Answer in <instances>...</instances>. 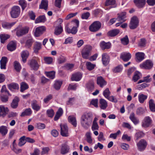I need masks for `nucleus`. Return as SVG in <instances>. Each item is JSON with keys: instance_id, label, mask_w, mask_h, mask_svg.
<instances>
[{"instance_id": "6e6552de", "label": "nucleus", "mask_w": 155, "mask_h": 155, "mask_svg": "<svg viewBox=\"0 0 155 155\" xmlns=\"http://www.w3.org/2000/svg\"><path fill=\"white\" fill-rule=\"evenodd\" d=\"M139 20L136 16L133 17L131 19L129 27L131 29L136 28L138 25Z\"/></svg>"}, {"instance_id": "2f4dec72", "label": "nucleus", "mask_w": 155, "mask_h": 155, "mask_svg": "<svg viewBox=\"0 0 155 155\" xmlns=\"http://www.w3.org/2000/svg\"><path fill=\"white\" fill-rule=\"evenodd\" d=\"M105 4L106 6L112 5L113 6H110V8H115L117 7L115 0H106Z\"/></svg>"}, {"instance_id": "9d476101", "label": "nucleus", "mask_w": 155, "mask_h": 155, "mask_svg": "<svg viewBox=\"0 0 155 155\" xmlns=\"http://www.w3.org/2000/svg\"><path fill=\"white\" fill-rule=\"evenodd\" d=\"M147 144V143L146 140L144 139H141L137 143V145L138 150L141 151L145 150Z\"/></svg>"}, {"instance_id": "39448f33", "label": "nucleus", "mask_w": 155, "mask_h": 155, "mask_svg": "<svg viewBox=\"0 0 155 155\" xmlns=\"http://www.w3.org/2000/svg\"><path fill=\"white\" fill-rule=\"evenodd\" d=\"M28 64L31 68L35 71H37L40 66L36 58H33L29 60Z\"/></svg>"}, {"instance_id": "f3484780", "label": "nucleus", "mask_w": 155, "mask_h": 155, "mask_svg": "<svg viewBox=\"0 0 155 155\" xmlns=\"http://www.w3.org/2000/svg\"><path fill=\"white\" fill-rule=\"evenodd\" d=\"M118 16L117 19H118V21L121 23L125 22L126 19V12H122L117 14Z\"/></svg>"}, {"instance_id": "0e129e2a", "label": "nucleus", "mask_w": 155, "mask_h": 155, "mask_svg": "<svg viewBox=\"0 0 155 155\" xmlns=\"http://www.w3.org/2000/svg\"><path fill=\"white\" fill-rule=\"evenodd\" d=\"M110 92L108 88H106L104 91L103 94L104 97L107 99L110 95Z\"/></svg>"}, {"instance_id": "1a4fd4ad", "label": "nucleus", "mask_w": 155, "mask_h": 155, "mask_svg": "<svg viewBox=\"0 0 155 155\" xmlns=\"http://www.w3.org/2000/svg\"><path fill=\"white\" fill-rule=\"evenodd\" d=\"M153 65V64L150 60H147L145 62L140 65V67L143 69H151Z\"/></svg>"}, {"instance_id": "b1692460", "label": "nucleus", "mask_w": 155, "mask_h": 155, "mask_svg": "<svg viewBox=\"0 0 155 155\" xmlns=\"http://www.w3.org/2000/svg\"><path fill=\"white\" fill-rule=\"evenodd\" d=\"M69 147L66 144H62L61 149V153L62 154H65L68 153L69 150Z\"/></svg>"}, {"instance_id": "052dcab7", "label": "nucleus", "mask_w": 155, "mask_h": 155, "mask_svg": "<svg viewBox=\"0 0 155 155\" xmlns=\"http://www.w3.org/2000/svg\"><path fill=\"white\" fill-rule=\"evenodd\" d=\"M55 72L54 71L46 72L45 74L47 76L51 79H53L55 77Z\"/></svg>"}, {"instance_id": "bb28decb", "label": "nucleus", "mask_w": 155, "mask_h": 155, "mask_svg": "<svg viewBox=\"0 0 155 155\" xmlns=\"http://www.w3.org/2000/svg\"><path fill=\"white\" fill-rule=\"evenodd\" d=\"M48 0H42L39 5L40 9H44L47 10L48 8Z\"/></svg>"}, {"instance_id": "8fccbe9b", "label": "nucleus", "mask_w": 155, "mask_h": 155, "mask_svg": "<svg viewBox=\"0 0 155 155\" xmlns=\"http://www.w3.org/2000/svg\"><path fill=\"white\" fill-rule=\"evenodd\" d=\"M86 140L87 142L91 144L92 142V139L91 136V133L90 132H87L85 134Z\"/></svg>"}, {"instance_id": "0eeeda50", "label": "nucleus", "mask_w": 155, "mask_h": 155, "mask_svg": "<svg viewBox=\"0 0 155 155\" xmlns=\"http://www.w3.org/2000/svg\"><path fill=\"white\" fill-rule=\"evenodd\" d=\"M60 133L63 137H68V129L67 125L65 124H61Z\"/></svg>"}, {"instance_id": "a878e982", "label": "nucleus", "mask_w": 155, "mask_h": 155, "mask_svg": "<svg viewBox=\"0 0 155 155\" xmlns=\"http://www.w3.org/2000/svg\"><path fill=\"white\" fill-rule=\"evenodd\" d=\"M120 32V31L119 29H114L109 31L107 34L109 36L114 37L117 35Z\"/></svg>"}, {"instance_id": "13d9d810", "label": "nucleus", "mask_w": 155, "mask_h": 155, "mask_svg": "<svg viewBox=\"0 0 155 155\" xmlns=\"http://www.w3.org/2000/svg\"><path fill=\"white\" fill-rule=\"evenodd\" d=\"M19 3L21 7L22 10H24L27 7V3L25 0H19Z\"/></svg>"}, {"instance_id": "c756f323", "label": "nucleus", "mask_w": 155, "mask_h": 155, "mask_svg": "<svg viewBox=\"0 0 155 155\" xmlns=\"http://www.w3.org/2000/svg\"><path fill=\"white\" fill-rule=\"evenodd\" d=\"M129 118L135 125H136L139 123V120L135 116V114L134 113H131Z\"/></svg>"}, {"instance_id": "2eb2a0df", "label": "nucleus", "mask_w": 155, "mask_h": 155, "mask_svg": "<svg viewBox=\"0 0 155 155\" xmlns=\"http://www.w3.org/2000/svg\"><path fill=\"white\" fill-rule=\"evenodd\" d=\"M82 77V74L81 73L78 72L72 74L71 79L72 81H78L81 80Z\"/></svg>"}, {"instance_id": "5701e85b", "label": "nucleus", "mask_w": 155, "mask_h": 155, "mask_svg": "<svg viewBox=\"0 0 155 155\" xmlns=\"http://www.w3.org/2000/svg\"><path fill=\"white\" fill-rule=\"evenodd\" d=\"M8 110L3 105H0V116L5 117L8 113Z\"/></svg>"}, {"instance_id": "ea45409f", "label": "nucleus", "mask_w": 155, "mask_h": 155, "mask_svg": "<svg viewBox=\"0 0 155 155\" xmlns=\"http://www.w3.org/2000/svg\"><path fill=\"white\" fill-rule=\"evenodd\" d=\"M149 107L150 110L153 112H155V104L153 100L150 99L149 102Z\"/></svg>"}, {"instance_id": "a19ab883", "label": "nucleus", "mask_w": 155, "mask_h": 155, "mask_svg": "<svg viewBox=\"0 0 155 155\" xmlns=\"http://www.w3.org/2000/svg\"><path fill=\"white\" fill-rule=\"evenodd\" d=\"M46 20V18L44 15L39 16L36 18L35 22V23L40 22H44Z\"/></svg>"}, {"instance_id": "774afa93", "label": "nucleus", "mask_w": 155, "mask_h": 155, "mask_svg": "<svg viewBox=\"0 0 155 155\" xmlns=\"http://www.w3.org/2000/svg\"><path fill=\"white\" fill-rule=\"evenodd\" d=\"M50 150V148L49 147H46L43 148H42V151L41 152V154L43 155L48 154Z\"/></svg>"}, {"instance_id": "c03bdc74", "label": "nucleus", "mask_w": 155, "mask_h": 155, "mask_svg": "<svg viewBox=\"0 0 155 155\" xmlns=\"http://www.w3.org/2000/svg\"><path fill=\"white\" fill-rule=\"evenodd\" d=\"M123 67L122 65H119L112 69V71L114 73H120L122 71Z\"/></svg>"}, {"instance_id": "7ed1b4c3", "label": "nucleus", "mask_w": 155, "mask_h": 155, "mask_svg": "<svg viewBox=\"0 0 155 155\" xmlns=\"http://www.w3.org/2000/svg\"><path fill=\"white\" fill-rule=\"evenodd\" d=\"M92 49L91 46L89 45L85 46L81 52L82 58L84 59H88L91 54Z\"/></svg>"}, {"instance_id": "e433bc0d", "label": "nucleus", "mask_w": 155, "mask_h": 155, "mask_svg": "<svg viewBox=\"0 0 155 155\" xmlns=\"http://www.w3.org/2000/svg\"><path fill=\"white\" fill-rule=\"evenodd\" d=\"M86 87L89 91H91L94 88V83L93 80L90 81L86 84Z\"/></svg>"}, {"instance_id": "338daca9", "label": "nucleus", "mask_w": 155, "mask_h": 155, "mask_svg": "<svg viewBox=\"0 0 155 155\" xmlns=\"http://www.w3.org/2000/svg\"><path fill=\"white\" fill-rule=\"evenodd\" d=\"M44 59L45 63L48 64H51L53 61V59L51 57H44Z\"/></svg>"}, {"instance_id": "4468645a", "label": "nucleus", "mask_w": 155, "mask_h": 155, "mask_svg": "<svg viewBox=\"0 0 155 155\" xmlns=\"http://www.w3.org/2000/svg\"><path fill=\"white\" fill-rule=\"evenodd\" d=\"M28 31L29 28L25 27L18 30L16 31V34L18 36H20L27 33Z\"/></svg>"}, {"instance_id": "f257e3e1", "label": "nucleus", "mask_w": 155, "mask_h": 155, "mask_svg": "<svg viewBox=\"0 0 155 155\" xmlns=\"http://www.w3.org/2000/svg\"><path fill=\"white\" fill-rule=\"evenodd\" d=\"M92 113L88 112L84 113L81 116V124L84 128H87L91 124L93 120Z\"/></svg>"}, {"instance_id": "09e8293b", "label": "nucleus", "mask_w": 155, "mask_h": 155, "mask_svg": "<svg viewBox=\"0 0 155 155\" xmlns=\"http://www.w3.org/2000/svg\"><path fill=\"white\" fill-rule=\"evenodd\" d=\"M63 31V29L60 25L56 27L55 28L54 34L56 35H58L61 34Z\"/></svg>"}, {"instance_id": "aec40b11", "label": "nucleus", "mask_w": 155, "mask_h": 155, "mask_svg": "<svg viewBox=\"0 0 155 155\" xmlns=\"http://www.w3.org/2000/svg\"><path fill=\"white\" fill-rule=\"evenodd\" d=\"M29 54V52L27 50L21 52V57L22 58V61L24 63L26 62Z\"/></svg>"}, {"instance_id": "a18cd8bd", "label": "nucleus", "mask_w": 155, "mask_h": 155, "mask_svg": "<svg viewBox=\"0 0 155 155\" xmlns=\"http://www.w3.org/2000/svg\"><path fill=\"white\" fill-rule=\"evenodd\" d=\"M10 38V36L7 34H1L0 35V38L1 42L2 43H4L5 40Z\"/></svg>"}, {"instance_id": "ddd939ff", "label": "nucleus", "mask_w": 155, "mask_h": 155, "mask_svg": "<svg viewBox=\"0 0 155 155\" xmlns=\"http://www.w3.org/2000/svg\"><path fill=\"white\" fill-rule=\"evenodd\" d=\"M45 28L44 26H40L37 28L35 29L34 35L35 37H39L42 34L45 30Z\"/></svg>"}, {"instance_id": "680f3d73", "label": "nucleus", "mask_w": 155, "mask_h": 155, "mask_svg": "<svg viewBox=\"0 0 155 155\" xmlns=\"http://www.w3.org/2000/svg\"><path fill=\"white\" fill-rule=\"evenodd\" d=\"M41 43L36 42L34 46V51L35 52H38V50H40L41 48Z\"/></svg>"}, {"instance_id": "69168bd1", "label": "nucleus", "mask_w": 155, "mask_h": 155, "mask_svg": "<svg viewBox=\"0 0 155 155\" xmlns=\"http://www.w3.org/2000/svg\"><path fill=\"white\" fill-rule=\"evenodd\" d=\"M33 42V41L32 39H29L27 40L25 43V47L29 48L31 46Z\"/></svg>"}, {"instance_id": "473e14b6", "label": "nucleus", "mask_w": 155, "mask_h": 155, "mask_svg": "<svg viewBox=\"0 0 155 155\" xmlns=\"http://www.w3.org/2000/svg\"><path fill=\"white\" fill-rule=\"evenodd\" d=\"M8 132V129L7 127L5 126H2L0 127V134L2 136H5Z\"/></svg>"}, {"instance_id": "603ef678", "label": "nucleus", "mask_w": 155, "mask_h": 155, "mask_svg": "<svg viewBox=\"0 0 155 155\" xmlns=\"http://www.w3.org/2000/svg\"><path fill=\"white\" fill-rule=\"evenodd\" d=\"M19 141L18 143V145L19 146H22L24 145L26 143V137L23 136L21 137L19 139Z\"/></svg>"}, {"instance_id": "6e6d98bb", "label": "nucleus", "mask_w": 155, "mask_h": 155, "mask_svg": "<svg viewBox=\"0 0 155 155\" xmlns=\"http://www.w3.org/2000/svg\"><path fill=\"white\" fill-rule=\"evenodd\" d=\"M146 44V40L144 38H141L138 43V46L140 47H145Z\"/></svg>"}, {"instance_id": "423d86ee", "label": "nucleus", "mask_w": 155, "mask_h": 155, "mask_svg": "<svg viewBox=\"0 0 155 155\" xmlns=\"http://www.w3.org/2000/svg\"><path fill=\"white\" fill-rule=\"evenodd\" d=\"M101 23L98 21H94L89 27L90 30L92 32L98 31L101 28Z\"/></svg>"}, {"instance_id": "393cba45", "label": "nucleus", "mask_w": 155, "mask_h": 155, "mask_svg": "<svg viewBox=\"0 0 155 155\" xmlns=\"http://www.w3.org/2000/svg\"><path fill=\"white\" fill-rule=\"evenodd\" d=\"M19 101V98L16 96L13 100L11 104V107L13 109H15L17 108L18 106V103Z\"/></svg>"}, {"instance_id": "de8ad7c7", "label": "nucleus", "mask_w": 155, "mask_h": 155, "mask_svg": "<svg viewBox=\"0 0 155 155\" xmlns=\"http://www.w3.org/2000/svg\"><path fill=\"white\" fill-rule=\"evenodd\" d=\"M138 97L139 102L141 103H143L147 99V96L146 95L141 94L139 95Z\"/></svg>"}, {"instance_id": "864d4df0", "label": "nucleus", "mask_w": 155, "mask_h": 155, "mask_svg": "<svg viewBox=\"0 0 155 155\" xmlns=\"http://www.w3.org/2000/svg\"><path fill=\"white\" fill-rule=\"evenodd\" d=\"M86 65L87 68L89 71H91L94 69L95 66V64H92L90 62H87Z\"/></svg>"}, {"instance_id": "412c9836", "label": "nucleus", "mask_w": 155, "mask_h": 155, "mask_svg": "<svg viewBox=\"0 0 155 155\" xmlns=\"http://www.w3.org/2000/svg\"><path fill=\"white\" fill-rule=\"evenodd\" d=\"M100 46L102 49L104 50L105 49H108L110 48L111 44L109 42H105L104 41H102L100 43Z\"/></svg>"}, {"instance_id": "4c0bfd02", "label": "nucleus", "mask_w": 155, "mask_h": 155, "mask_svg": "<svg viewBox=\"0 0 155 155\" xmlns=\"http://www.w3.org/2000/svg\"><path fill=\"white\" fill-rule=\"evenodd\" d=\"M100 105L101 108L102 109H105L107 106V102L103 99H101L100 100Z\"/></svg>"}, {"instance_id": "dca6fc26", "label": "nucleus", "mask_w": 155, "mask_h": 155, "mask_svg": "<svg viewBox=\"0 0 155 155\" xmlns=\"http://www.w3.org/2000/svg\"><path fill=\"white\" fill-rule=\"evenodd\" d=\"M152 121V120L149 117H146L144 118L143 121L142 122V126L144 127H148L150 125Z\"/></svg>"}, {"instance_id": "6ab92c4d", "label": "nucleus", "mask_w": 155, "mask_h": 155, "mask_svg": "<svg viewBox=\"0 0 155 155\" xmlns=\"http://www.w3.org/2000/svg\"><path fill=\"white\" fill-rule=\"evenodd\" d=\"M8 61V59L7 57H2L0 61V68L2 69H5L6 68V64Z\"/></svg>"}, {"instance_id": "4be33fe9", "label": "nucleus", "mask_w": 155, "mask_h": 155, "mask_svg": "<svg viewBox=\"0 0 155 155\" xmlns=\"http://www.w3.org/2000/svg\"><path fill=\"white\" fill-rule=\"evenodd\" d=\"M134 2L137 7L141 8L144 6L146 3V0H134Z\"/></svg>"}, {"instance_id": "f8f14e48", "label": "nucleus", "mask_w": 155, "mask_h": 155, "mask_svg": "<svg viewBox=\"0 0 155 155\" xmlns=\"http://www.w3.org/2000/svg\"><path fill=\"white\" fill-rule=\"evenodd\" d=\"M131 57V54L129 52H124L122 53L120 55V58L124 61H128Z\"/></svg>"}, {"instance_id": "72a5a7b5", "label": "nucleus", "mask_w": 155, "mask_h": 155, "mask_svg": "<svg viewBox=\"0 0 155 155\" xmlns=\"http://www.w3.org/2000/svg\"><path fill=\"white\" fill-rule=\"evenodd\" d=\"M142 77L141 73L138 71H136L135 72L134 74L132 80L134 82L137 81Z\"/></svg>"}, {"instance_id": "58836bf2", "label": "nucleus", "mask_w": 155, "mask_h": 155, "mask_svg": "<svg viewBox=\"0 0 155 155\" xmlns=\"http://www.w3.org/2000/svg\"><path fill=\"white\" fill-rule=\"evenodd\" d=\"M16 44L13 41L10 42L7 46V49L10 51H12L16 49Z\"/></svg>"}, {"instance_id": "f03ea898", "label": "nucleus", "mask_w": 155, "mask_h": 155, "mask_svg": "<svg viewBox=\"0 0 155 155\" xmlns=\"http://www.w3.org/2000/svg\"><path fill=\"white\" fill-rule=\"evenodd\" d=\"M71 24L72 25L75 24V25L72 26V27L71 29L68 26V25L65 27V31L68 34L71 33L73 35H75L77 33L78 31L77 28L79 25V21L75 19L71 22Z\"/></svg>"}, {"instance_id": "49530a36", "label": "nucleus", "mask_w": 155, "mask_h": 155, "mask_svg": "<svg viewBox=\"0 0 155 155\" xmlns=\"http://www.w3.org/2000/svg\"><path fill=\"white\" fill-rule=\"evenodd\" d=\"M29 86L28 84L25 82H22L21 84L20 91L23 92L25 90L28 89Z\"/></svg>"}, {"instance_id": "cd10ccee", "label": "nucleus", "mask_w": 155, "mask_h": 155, "mask_svg": "<svg viewBox=\"0 0 155 155\" xmlns=\"http://www.w3.org/2000/svg\"><path fill=\"white\" fill-rule=\"evenodd\" d=\"M106 82L104 80L102 77H98L97 78V84L102 87L103 86L106 84Z\"/></svg>"}, {"instance_id": "bf43d9fd", "label": "nucleus", "mask_w": 155, "mask_h": 155, "mask_svg": "<svg viewBox=\"0 0 155 155\" xmlns=\"http://www.w3.org/2000/svg\"><path fill=\"white\" fill-rule=\"evenodd\" d=\"M121 43L124 45H127L129 43V40L127 35H126L123 38L121 39Z\"/></svg>"}, {"instance_id": "c9c22d12", "label": "nucleus", "mask_w": 155, "mask_h": 155, "mask_svg": "<svg viewBox=\"0 0 155 155\" xmlns=\"http://www.w3.org/2000/svg\"><path fill=\"white\" fill-rule=\"evenodd\" d=\"M150 75H148L147 76L144 77L143 79L140 80L138 82V84L142 82H145L146 83H149L152 81V78H150Z\"/></svg>"}, {"instance_id": "e2e57ef3", "label": "nucleus", "mask_w": 155, "mask_h": 155, "mask_svg": "<svg viewBox=\"0 0 155 155\" xmlns=\"http://www.w3.org/2000/svg\"><path fill=\"white\" fill-rule=\"evenodd\" d=\"M78 86L77 84H70L68 88V90H70L75 91L77 89Z\"/></svg>"}, {"instance_id": "4d7b16f0", "label": "nucleus", "mask_w": 155, "mask_h": 155, "mask_svg": "<svg viewBox=\"0 0 155 155\" xmlns=\"http://www.w3.org/2000/svg\"><path fill=\"white\" fill-rule=\"evenodd\" d=\"M14 67L16 71L18 72H19L21 69L20 64L17 61L14 62Z\"/></svg>"}, {"instance_id": "20e7f679", "label": "nucleus", "mask_w": 155, "mask_h": 155, "mask_svg": "<svg viewBox=\"0 0 155 155\" xmlns=\"http://www.w3.org/2000/svg\"><path fill=\"white\" fill-rule=\"evenodd\" d=\"M20 13V8L19 6H15L12 8L10 14L12 18H15L18 17Z\"/></svg>"}, {"instance_id": "f704fd0d", "label": "nucleus", "mask_w": 155, "mask_h": 155, "mask_svg": "<svg viewBox=\"0 0 155 155\" xmlns=\"http://www.w3.org/2000/svg\"><path fill=\"white\" fill-rule=\"evenodd\" d=\"M63 113V110L62 108H59L57 112L55 115L54 118V120L55 121L57 120L62 115Z\"/></svg>"}, {"instance_id": "5fc2aeb1", "label": "nucleus", "mask_w": 155, "mask_h": 155, "mask_svg": "<svg viewBox=\"0 0 155 155\" xmlns=\"http://www.w3.org/2000/svg\"><path fill=\"white\" fill-rule=\"evenodd\" d=\"M145 112V109L141 107L138 108L136 111V114L138 115H141L143 114Z\"/></svg>"}, {"instance_id": "79ce46f5", "label": "nucleus", "mask_w": 155, "mask_h": 155, "mask_svg": "<svg viewBox=\"0 0 155 155\" xmlns=\"http://www.w3.org/2000/svg\"><path fill=\"white\" fill-rule=\"evenodd\" d=\"M32 113V111L30 108H28L25 109V110L23 112L20 116L21 117H24L25 116H30Z\"/></svg>"}, {"instance_id": "a211bd4d", "label": "nucleus", "mask_w": 155, "mask_h": 155, "mask_svg": "<svg viewBox=\"0 0 155 155\" xmlns=\"http://www.w3.org/2000/svg\"><path fill=\"white\" fill-rule=\"evenodd\" d=\"M31 105L32 108L36 111H39L41 108V106L38 104V101L36 100L31 101Z\"/></svg>"}, {"instance_id": "3c124183", "label": "nucleus", "mask_w": 155, "mask_h": 155, "mask_svg": "<svg viewBox=\"0 0 155 155\" xmlns=\"http://www.w3.org/2000/svg\"><path fill=\"white\" fill-rule=\"evenodd\" d=\"M62 84V81H55L54 84V87L56 90H59L61 88Z\"/></svg>"}, {"instance_id": "9b49d317", "label": "nucleus", "mask_w": 155, "mask_h": 155, "mask_svg": "<svg viewBox=\"0 0 155 155\" xmlns=\"http://www.w3.org/2000/svg\"><path fill=\"white\" fill-rule=\"evenodd\" d=\"M110 60L109 56L107 53H104L102 54V61L104 66H107L109 64Z\"/></svg>"}, {"instance_id": "37998d69", "label": "nucleus", "mask_w": 155, "mask_h": 155, "mask_svg": "<svg viewBox=\"0 0 155 155\" xmlns=\"http://www.w3.org/2000/svg\"><path fill=\"white\" fill-rule=\"evenodd\" d=\"M8 88L10 90L13 89H19L18 85L15 83H12L8 85Z\"/></svg>"}, {"instance_id": "7c9ffc66", "label": "nucleus", "mask_w": 155, "mask_h": 155, "mask_svg": "<svg viewBox=\"0 0 155 155\" xmlns=\"http://www.w3.org/2000/svg\"><path fill=\"white\" fill-rule=\"evenodd\" d=\"M137 58V61L140 62L144 58V54L142 52H138L135 54Z\"/></svg>"}, {"instance_id": "c85d7f7f", "label": "nucleus", "mask_w": 155, "mask_h": 155, "mask_svg": "<svg viewBox=\"0 0 155 155\" xmlns=\"http://www.w3.org/2000/svg\"><path fill=\"white\" fill-rule=\"evenodd\" d=\"M68 121L74 127L77 126V123L76 117L73 116H69L68 118Z\"/></svg>"}]
</instances>
